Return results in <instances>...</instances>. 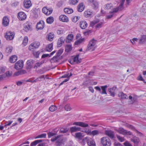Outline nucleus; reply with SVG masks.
<instances>
[{"label": "nucleus", "instance_id": "13d9d810", "mask_svg": "<svg viewBox=\"0 0 146 146\" xmlns=\"http://www.w3.org/2000/svg\"><path fill=\"white\" fill-rule=\"evenodd\" d=\"M117 139L121 142H123L125 140L123 137H121L119 135H117Z\"/></svg>", "mask_w": 146, "mask_h": 146}, {"label": "nucleus", "instance_id": "37998d69", "mask_svg": "<svg viewBox=\"0 0 146 146\" xmlns=\"http://www.w3.org/2000/svg\"><path fill=\"white\" fill-rule=\"evenodd\" d=\"M42 141V140H37L31 143V146H35L38 143L41 142Z\"/></svg>", "mask_w": 146, "mask_h": 146}, {"label": "nucleus", "instance_id": "f03ea898", "mask_svg": "<svg viewBox=\"0 0 146 146\" xmlns=\"http://www.w3.org/2000/svg\"><path fill=\"white\" fill-rule=\"evenodd\" d=\"M97 41L94 39L90 40L88 45L87 50L93 51L97 47Z\"/></svg>", "mask_w": 146, "mask_h": 146}, {"label": "nucleus", "instance_id": "a18cd8bd", "mask_svg": "<svg viewBox=\"0 0 146 146\" xmlns=\"http://www.w3.org/2000/svg\"><path fill=\"white\" fill-rule=\"evenodd\" d=\"M100 21L99 19H97L91 22L90 26L92 27H93L96 24L98 23Z\"/></svg>", "mask_w": 146, "mask_h": 146}, {"label": "nucleus", "instance_id": "69168bd1", "mask_svg": "<svg viewBox=\"0 0 146 146\" xmlns=\"http://www.w3.org/2000/svg\"><path fill=\"white\" fill-rule=\"evenodd\" d=\"M27 82H30L32 83H35L34 77L29 79L26 81Z\"/></svg>", "mask_w": 146, "mask_h": 146}, {"label": "nucleus", "instance_id": "774afa93", "mask_svg": "<svg viewBox=\"0 0 146 146\" xmlns=\"http://www.w3.org/2000/svg\"><path fill=\"white\" fill-rule=\"evenodd\" d=\"M65 109L67 111H70V110L71 108L70 105L68 104L66 105L65 106Z\"/></svg>", "mask_w": 146, "mask_h": 146}, {"label": "nucleus", "instance_id": "2f4dec72", "mask_svg": "<svg viewBox=\"0 0 146 146\" xmlns=\"http://www.w3.org/2000/svg\"><path fill=\"white\" fill-rule=\"evenodd\" d=\"M34 62V61L32 60H29L27 61V64L28 66L27 67L28 69L32 68Z\"/></svg>", "mask_w": 146, "mask_h": 146}, {"label": "nucleus", "instance_id": "412c9836", "mask_svg": "<svg viewBox=\"0 0 146 146\" xmlns=\"http://www.w3.org/2000/svg\"><path fill=\"white\" fill-rule=\"evenodd\" d=\"M59 20L63 22H67L68 21V18L64 15H61L59 17Z\"/></svg>", "mask_w": 146, "mask_h": 146}, {"label": "nucleus", "instance_id": "79ce46f5", "mask_svg": "<svg viewBox=\"0 0 146 146\" xmlns=\"http://www.w3.org/2000/svg\"><path fill=\"white\" fill-rule=\"evenodd\" d=\"M119 97L121 98L127 99L128 97L122 92H119L118 94Z\"/></svg>", "mask_w": 146, "mask_h": 146}, {"label": "nucleus", "instance_id": "6ab92c4d", "mask_svg": "<svg viewBox=\"0 0 146 146\" xmlns=\"http://www.w3.org/2000/svg\"><path fill=\"white\" fill-rule=\"evenodd\" d=\"M9 18L7 16H5L3 18L2 23L4 26H7L9 24Z\"/></svg>", "mask_w": 146, "mask_h": 146}, {"label": "nucleus", "instance_id": "20e7f679", "mask_svg": "<svg viewBox=\"0 0 146 146\" xmlns=\"http://www.w3.org/2000/svg\"><path fill=\"white\" fill-rule=\"evenodd\" d=\"M101 143L103 146H110L111 142L109 138L107 137H102L101 139Z\"/></svg>", "mask_w": 146, "mask_h": 146}, {"label": "nucleus", "instance_id": "b1692460", "mask_svg": "<svg viewBox=\"0 0 146 146\" xmlns=\"http://www.w3.org/2000/svg\"><path fill=\"white\" fill-rule=\"evenodd\" d=\"M65 39L63 37H60L58 40L57 42V45L59 47L61 46L62 44L64 43Z\"/></svg>", "mask_w": 146, "mask_h": 146}, {"label": "nucleus", "instance_id": "393cba45", "mask_svg": "<svg viewBox=\"0 0 146 146\" xmlns=\"http://www.w3.org/2000/svg\"><path fill=\"white\" fill-rule=\"evenodd\" d=\"M116 89V87H113L112 88L108 89V91L110 93L111 96L114 97L115 96V91Z\"/></svg>", "mask_w": 146, "mask_h": 146}, {"label": "nucleus", "instance_id": "052dcab7", "mask_svg": "<svg viewBox=\"0 0 146 146\" xmlns=\"http://www.w3.org/2000/svg\"><path fill=\"white\" fill-rule=\"evenodd\" d=\"M83 132L86 133L88 135H91V131L90 129H86Z\"/></svg>", "mask_w": 146, "mask_h": 146}, {"label": "nucleus", "instance_id": "680f3d73", "mask_svg": "<svg viewBox=\"0 0 146 146\" xmlns=\"http://www.w3.org/2000/svg\"><path fill=\"white\" fill-rule=\"evenodd\" d=\"M64 33V30L62 29L58 30L57 31V33L58 35L63 34Z\"/></svg>", "mask_w": 146, "mask_h": 146}, {"label": "nucleus", "instance_id": "de8ad7c7", "mask_svg": "<svg viewBox=\"0 0 146 146\" xmlns=\"http://www.w3.org/2000/svg\"><path fill=\"white\" fill-rule=\"evenodd\" d=\"M41 51H34L33 52L34 56L35 58H38Z\"/></svg>", "mask_w": 146, "mask_h": 146}, {"label": "nucleus", "instance_id": "39448f33", "mask_svg": "<svg viewBox=\"0 0 146 146\" xmlns=\"http://www.w3.org/2000/svg\"><path fill=\"white\" fill-rule=\"evenodd\" d=\"M82 141L84 143L85 142H87L89 146H96L95 141L92 139L90 140V137H89L87 136L84 137Z\"/></svg>", "mask_w": 146, "mask_h": 146}, {"label": "nucleus", "instance_id": "f3484780", "mask_svg": "<svg viewBox=\"0 0 146 146\" xmlns=\"http://www.w3.org/2000/svg\"><path fill=\"white\" fill-rule=\"evenodd\" d=\"M74 35L73 34H69L66 37L65 42L66 43H70L73 40Z\"/></svg>", "mask_w": 146, "mask_h": 146}, {"label": "nucleus", "instance_id": "603ef678", "mask_svg": "<svg viewBox=\"0 0 146 146\" xmlns=\"http://www.w3.org/2000/svg\"><path fill=\"white\" fill-rule=\"evenodd\" d=\"M57 107L54 105L51 106L49 108V110L51 111H54L57 109Z\"/></svg>", "mask_w": 146, "mask_h": 146}, {"label": "nucleus", "instance_id": "bb28decb", "mask_svg": "<svg viewBox=\"0 0 146 146\" xmlns=\"http://www.w3.org/2000/svg\"><path fill=\"white\" fill-rule=\"evenodd\" d=\"M105 134L111 138H113L114 137V134L113 132L110 130L106 131L105 132Z\"/></svg>", "mask_w": 146, "mask_h": 146}, {"label": "nucleus", "instance_id": "6e6552de", "mask_svg": "<svg viewBox=\"0 0 146 146\" xmlns=\"http://www.w3.org/2000/svg\"><path fill=\"white\" fill-rule=\"evenodd\" d=\"M79 55H77L74 57L70 59L69 60V62L71 64L79 63L81 62V59L79 58Z\"/></svg>", "mask_w": 146, "mask_h": 146}, {"label": "nucleus", "instance_id": "c03bdc74", "mask_svg": "<svg viewBox=\"0 0 146 146\" xmlns=\"http://www.w3.org/2000/svg\"><path fill=\"white\" fill-rule=\"evenodd\" d=\"M49 141L48 140H46L43 142L38 144V146H47L49 144Z\"/></svg>", "mask_w": 146, "mask_h": 146}, {"label": "nucleus", "instance_id": "cd10ccee", "mask_svg": "<svg viewBox=\"0 0 146 146\" xmlns=\"http://www.w3.org/2000/svg\"><path fill=\"white\" fill-rule=\"evenodd\" d=\"M85 6L83 3H81L79 4L77 7L78 11L80 12L83 11L84 9Z\"/></svg>", "mask_w": 146, "mask_h": 146}, {"label": "nucleus", "instance_id": "58836bf2", "mask_svg": "<svg viewBox=\"0 0 146 146\" xmlns=\"http://www.w3.org/2000/svg\"><path fill=\"white\" fill-rule=\"evenodd\" d=\"M54 21V19L52 17L50 16L48 18L46 19V22L49 24H52Z\"/></svg>", "mask_w": 146, "mask_h": 146}, {"label": "nucleus", "instance_id": "7ed1b4c3", "mask_svg": "<svg viewBox=\"0 0 146 146\" xmlns=\"http://www.w3.org/2000/svg\"><path fill=\"white\" fill-rule=\"evenodd\" d=\"M125 0H121L120 3H118L117 5L116 4H114L113 8L112 9V13H115L119 11L122 9L123 8V5L125 2Z\"/></svg>", "mask_w": 146, "mask_h": 146}, {"label": "nucleus", "instance_id": "bf43d9fd", "mask_svg": "<svg viewBox=\"0 0 146 146\" xmlns=\"http://www.w3.org/2000/svg\"><path fill=\"white\" fill-rule=\"evenodd\" d=\"M130 40L132 43L133 44H135L136 42H137L138 40L139 41V40L137 38H134L131 40Z\"/></svg>", "mask_w": 146, "mask_h": 146}, {"label": "nucleus", "instance_id": "c9c22d12", "mask_svg": "<svg viewBox=\"0 0 146 146\" xmlns=\"http://www.w3.org/2000/svg\"><path fill=\"white\" fill-rule=\"evenodd\" d=\"M92 3V7L94 9L96 10L99 8V3L98 2L95 1Z\"/></svg>", "mask_w": 146, "mask_h": 146}, {"label": "nucleus", "instance_id": "338daca9", "mask_svg": "<svg viewBox=\"0 0 146 146\" xmlns=\"http://www.w3.org/2000/svg\"><path fill=\"white\" fill-rule=\"evenodd\" d=\"M56 133H52L51 132H49L48 133V137L49 138H50L51 137L55 135H56Z\"/></svg>", "mask_w": 146, "mask_h": 146}, {"label": "nucleus", "instance_id": "864d4df0", "mask_svg": "<svg viewBox=\"0 0 146 146\" xmlns=\"http://www.w3.org/2000/svg\"><path fill=\"white\" fill-rule=\"evenodd\" d=\"M79 0H70L69 3L70 4L74 5L78 3Z\"/></svg>", "mask_w": 146, "mask_h": 146}, {"label": "nucleus", "instance_id": "0e129e2a", "mask_svg": "<svg viewBox=\"0 0 146 146\" xmlns=\"http://www.w3.org/2000/svg\"><path fill=\"white\" fill-rule=\"evenodd\" d=\"M72 75V74L71 73H70V75H69L68 74H66L62 76L61 77V78H65L66 77H67V78H69V77L71 76Z\"/></svg>", "mask_w": 146, "mask_h": 146}, {"label": "nucleus", "instance_id": "1a4fd4ad", "mask_svg": "<svg viewBox=\"0 0 146 146\" xmlns=\"http://www.w3.org/2000/svg\"><path fill=\"white\" fill-rule=\"evenodd\" d=\"M107 87V86L105 85L103 86H101V88L98 86L95 87V88L96 90L98 91L102 94H107L106 92V89Z\"/></svg>", "mask_w": 146, "mask_h": 146}, {"label": "nucleus", "instance_id": "3c124183", "mask_svg": "<svg viewBox=\"0 0 146 146\" xmlns=\"http://www.w3.org/2000/svg\"><path fill=\"white\" fill-rule=\"evenodd\" d=\"M12 47L11 46H8L6 48V52L9 54L10 53L12 50Z\"/></svg>", "mask_w": 146, "mask_h": 146}, {"label": "nucleus", "instance_id": "e433bc0d", "mask_svg": "<svg viewBox=\"0 0 146 146\" xmlns=\"http://www.w3.org/2000/svg\"><path fill=\"white\" fill-rule=\"evenodd\" d=\"M84 41V38L82 37L81 38H80L77 39L76 40V41L75 42V44L76 45H78L80 44V43H82Z\"/></svg>", "mask_w": 146, "mask_h": 146}, {"label": "nucleus", "instance_id": "49530a36", "mask_svg": "<svg viewBox=\"0 0 146 146\" xmlns=\"http://www.w3.org/2000/svg\"><path fill=\"white\" fill-rule=\"evenodd\" d=\"M72 49V45L70 44H67L65 47V51L67 52H68L70 51Z\"/></svg>", "mask_w": 146, "mask_h": 146}, {"label": "nucleus", "instance_id": "4468645a", "mask_svg": "<svg viewBox=\"0 0 146 146\" xmlns=\"http://www.w3.org/2000/svg\"><path fill=\"white\" fill-rule=\"evenodd\" d=\"M31 29V25L29 23L27 22L24 24L23 30L25 31L28 32L30 31Z\"/></svg>", "mask_w": 146, "mask_h": 146}, {"label": "nucleus", "instance_id": "ea45409f", "mask_svg": "<svg viewBox=\"0 0 146 146\" xmlns=\"http://www.w3.org/2000/svg\"><path fill=\"white\" fill-rule=\"evenodd\" d=\"M28 42V38L27 36H25L23 39L22 44L24 46H26Z\"/></svg>", "mask_w": 146, "mask_h": 146}, {"label": "nucleus", "instance_id": "9d476101", "mask_svg": "<svg viewBox=\"0 0 146 146\" xmlns=\"http://www.w3.org/2000/svg\"><path fill=\"white\" fill-rule=\"evenodd\" d=\"M15 33L14 32L9 31L7 32L5 35V37L8 40H12L14 38Z\"/></svg>", "mask_w": 146, "mask_h": 146}, {"label": "nucleus", "instance_id": "72a5a7b5", "mask_svg": "<svg viewBox=\"0 0 146 146\" xmlns=\"http://www.w3.org/2000/svg\"><path fill=\"white\" fill-rule=\"evenodd\" d=\"M113 7V5L111 3H108L104 5V9L105 10H108L112 9Z\"/></svg>", "mask_w": 146, "mask_h": 146}, {"label": "nucleus", "instance_id": "5701e85b", "mask_svg": "<svg viewBox=\"0 0 146 146\" xmlns=\"http://www.w3.org/2000/svg\"><path fill=\"white\" fill-rule=\"evenodd\" d=\"M80 25L82 29H84L87 27L88 24L85 21L82 20L80 22Z\"/></svg>", "mask_w": 146, "mask_h": 146}, {"label": "nucleus", "instance_id": "aec40b11", "mask_svg": "<svg viewBox=\"0 0 146 146\" xmlns=\"http://www.w3.org/2000/svg\"><path fill=\"white\" fill-rule=\"evenodd\" d=\"M23 3L24 7L27 8H29L32 5L31 1L30 0H25Z\"/></svg>", "mask_w": 146, "mask_h": 146}, {"label": "nucleus", "instance_id": "a19ab883", "mask_svg": "<svg viewBox=\"0 0 146 146\" xmlns=\"http://www.w3.org/2000/svg\"><path fill=\"white\" fill-rule=\"evenodd\" d=\"M46 50L49 52H50L53 49V44L52 43L47 45L46 47Z\"/></svg>", "mask_w": 146, "mask_h": 146}, {"label": "nucleus", "instance_id": "09e8293b", "mask_svg": "<svg viewBox=\"0 0 146 146\" xmlns=\"http://www.w3.org/2000/svg\"><path fill=\"white\" fill-rule=\"evenodd\" d=\"M46 133H43L37 136L36 137H35V139H36L40 138H45L46 137Z\"/></svg>", "mask_w": 146, "mask_h": 146}, {"label": "nucleus", "instance_id": "7c9ffc66", "mask_svg": "<svg viewBox=\"0 0 146 146\" xmlns=\"http://www.w3.org/2000/svg\"><path fill=\"white\" fill-rule=\"evenodd\" d=\"M93 13L92 11L89 10L86 11L84 12V16L87 17H90L92 16Z\"/></svg>", "mask_w": 146, "mask_h": 146}, {"label": "nucleus", "instance_id": "e2e57ef3", "mask_svg": "<svg viewBox=\"0 0 146 146\" xmlns=\"http://www.w3.org/2000/svg\"><path fill=\"white\" fill-rule=\"evenodd\" d=\"M63 50H64L62 48H61L56 53L57 56H59L63 53Z\"/></svg>", "mask_w": 146, "mask_h": 146}, {"label": "nucleus", "instance_id": "473e14b6", "mask_svg": "<svg viewBox=\"0 0 146 146\" xmlns=\"http://www.w3.org/2000/svg\"><path fill=\"white\" fill-rule=\"evenodd\" d=\"M146 41V35L141 36V37L139 40V43L143 44Z\"/></svg>", "mask_w": 146, "mask_h": 146}, {"label": "nucleus", "instance_id": "9b49d317", "mask_svg": "<svg viewBox=\"0 0 146 146\" xmlns=\"http://www.w3.org/2000/svg\"><path fill=\"white\" fill-rule=\"evenodd\" d=\"M23 66V62L22 60H19L17 61L15 66V68L17 70H19L22 68Z\"/></svg>", "mask_w": 146, "mask_h": 146}, {"label": "nucleus", "instance_id": "423d86ee", "mask_svg": "<svg viewBox=\"0 0 146 146\" xmlns=\"http://www.w3.org/2000/svg\"><path fill=\"white\" fill-rule=\"evenodd\" d=\"M116 130L119 133L123 135H131V133L129 131H127L122 127H120Z\"/></svg>", "mask_w": 146, "mask_h": 146}, {"label": "nucleus", "instance_id": "5fc2aeb1", "mask_svg": "<svg viewBox=\"0 0 146 146\" xmlns=\"http://www.w3.org/2000/svg\"><path fill=\"white\" fill-rule=\"evenodd\" d=\"M80 18V17L75 16L72 18V20L73 22L76 23L79 19Z\"/></svg>", "mask_w": 146, "mask_h": 146}, {"label": "nucleus", "instance_id": "4d7b16f0", "mask_svg": "<svg viewBox=\"0 0 146 146\" xmlns=\"http://www.w3.org/2000/svg\"><path fill=\"white\" fill-rule=\"evenodd\" d=\"M99 133L98 131L97 130H94L91 131V135L94 136L98 135Z\"/></svg>", "mask_w": 146, "mask_h": 146}, {"label": "nucleus", "instance_id": "4c0bfd02", "mask_svg": "<svg viewBox=\"0 0 146 146\" xmlns=\"http://www.w3.org/2000/svg\"><path fill=\"white\" fill-rule=\"evenodd\" d=\"M64 12L66 14H70L72 13L73 11L72 9L65 8L64 9Z\"/></svg>", "mask_w": 146, "mask_h": 146}, {"label": "nucleus", "instance_id": "dca6fc26", "mask_svg": "<svg viewBox=\"0 0 146 146\" xmlns=\"http://www.w3.org/2000/svg\"><path fill=\"white\" fill-rule=\"evenodd\" d=\"M73 125L79 126L83 127H88V124L83 122H76L73 123Z\"/></svg>", "mask_w": 146, "mask_h": 146}, {"label": "nucleus", "instance_id": "4be33fe9", "mask_svg": "<svg viewBox=\"0 0 146 146\" xmlns=\"http://www.w3.org/2000/svg\"><path fill=\"white\" fill-rule=\"evenodd\" d=\"M81 128L79 127L73 126L70 127V131L71 133L80 131Z\"/></svg>", "mask_w": 146, "mask_h": 146}, {"label": "nucleus", "instance_id": "c756f323", "mask_svg": "<svg viewBox=\"0 0 146 146\" xmlns=\"http://www.w3.org/2000/svg\"><path fill=\"white\" fill-rule=\"evenodd\" d=\"M54 35L53 33H50L48 35H47L46 38L47 40L51 41L54 38Z\"/></svg>", "mask_w": 146, "mask_h": 146}, {"label": "nucleus", "instance_id": "a211bd4d", "mask_svg": "<svg viewBox=\"0 0 146 146\" xmlns=\"http://www.w3.org/2000/svg\"><path fill=\"white\" fill-rule=\"evenodd\" d=\"M44 22L43 21H40L37 24L36 28L39 29H42L44 26Z\"/></svg>", "mask_w": 146, "mask_h": 146}, {"label": "nucleus", "instance_id": "2eb2a0df", "mask_svg": "<svg viewBox=\"0 0 146 146\" xmlns=\"http://www.w3.org/2000/svg\"><path fill=\"white\" fill-rule=\"evenodd\" d=\"M85 135L83 133L78 132L75 133L74 136L76 139H78L79 140H80Z\"/></svg>", "mask_w": 146, "mask_h": 146}, {"label": "nucleus", "instance_id": "8fccbe9b", "mask_svg": "<svg viewBox=\"0 0 146 146\" xmlns=\"http://www.w3.org/2000/svg\"><path fill=\"white\" fill-rule=\"evenodd\" d=\"M103 24L104 23L103 22H99L96 26V29H98L101 28L102 27Z\"/></svg>", "mask_w": 146, "mask_h": 146}, {"label": "nucleus", "instance_id": "0eeeda50", "mask_svg": "<svg viewBox=\"0 0 146 146\" xmlns=\"http://www.w3.org/2000/svg\"><path fill=\"white\" fill-rule=\"evenodd\" d=\"M40 45L39 42H35L31 43L29 46V50H33L38 48Z\"/></svg>", "mask_w": 146, "mask_h": 146}, {"label": "nucleus", "instance_id": "ddd939ff", "mask_svg": "<svg viewBox=\"0 0 146 146\" xmlns=\"http://www.w3.org/2000/svg\"><path fill=\"white\" fill-rule=\"evenodd\" d=\"M53 9L51 8H47L46 7H44L42 9V12L47 15L50 14L52 12Z\"/></svg>", "mask_w": 146, "mask_h": 146}, {"label": "nucleus", "instance_id": "a878e982", "mask_svg": "<svg viewBox=\"0 0 146 146\" xmlns=\"http://www.w3.org/2000/svg\"><path fill=\"white\" fill-rule=\"evenodd\" d=\"M131 141L134 143L135 146H137L139 141V139L137 137H134L131 139Z\"/></svg>", "mask_w": 146, "mask_h": 146}, {"label": "nucleus", "instance_id": "c85d7f7f", "mask_svg": "<svg viewBox=\"0 0 146 146\" xmlns=\"http://www.w3.org/2000/svg\"><path fill=\"white\" fill-rule=\"evenodd\" d=\"M17 59V57L16 55H13L9 58V61L11 63L15 62Z\"/></svg>", "mask_w": 146, "mask_h": 146}, {"label": "nucleus", "instance_id": "f8f14e48", "mask_svg": "<svg viewBox=\"0 0 146 146\" xmlns=\"http://www.w3.org/2000/svg\"><path fill=\"white\" fill-rule=\"evenodd\" d=\"M27 17L25 13L23 12H20L18 14L17 17L20 21H23L25 20Z\"/></svg>", "mask_w": 146, "mask_h": 146}, {"label": "nucleus", "instance_id": "6e6d98bb", "mask_svg": "<svg viewBox=\"0 0 146 146\" xmlns=\"http://www.w3.org/2000/svg\"><path fill=\"white\" fill-rule=\"evenodd\" d=\"M68 130L67 128H62L60 129V132L61 133H64L66 132Z\"/></svg>", "mask_w": 146, "mask_h": 146}, {"label": "nucleus", "instance_id": "f704fd0d", "mask_svg": "<svg viewBox=\"0 0 146 146\" xmlns=\"http://www.w3.org/2000/svg\"><path fill=\"white\" fill-rule=\"evenodd\" d=\"M60 60L59 57L57 56H56L54 57L51 60V62L52 63H57Z\"/></svg>", "mask_w": 146, "mask_h": 146}, {"label": "nucleus", "instance_id": "f257e3e1", "mask_svg": "<svg viewBox=\"0 0 146 146\" xmlns=\"http://www.w3.org/2000/svg\"><path fill=\"white\" fill-rule=\"evenodd\" d=\"M51 140L52 142L56 141V144L58 146H62L64 145L66 141V139L60 135L52 138Z\"/></svg>", "mask_w": 146, "mask_h": 146}]
</instances>
